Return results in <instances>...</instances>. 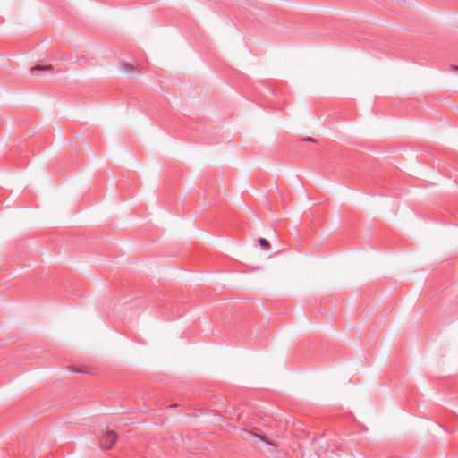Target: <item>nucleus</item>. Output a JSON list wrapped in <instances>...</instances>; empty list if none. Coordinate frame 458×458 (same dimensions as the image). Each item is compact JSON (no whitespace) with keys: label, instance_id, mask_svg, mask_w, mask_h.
<instances>
[{"label":"nucleus","instance_id":"f257e3e1","mask_svg":"<svg viewBox=\"0 0 458 458\" xmlns=\"http://www.w3.org/2000/svg\"><path fill=\"white\" fill-rule=\"evenodd\" d=\"M117 441V435L113 430H107L99 439V445L104 450L111 449Z\"/></svg>","mask_w":458,"mask_h":458},{"label":"nucleus","instance_id":"f03ea898","mask_svg":"<svg viewBox=\"0 0 458 458\" xmlns=\"http://www.w3.org/2000/svg\"><path fill=\"white\" fill-rule=\"evenodd\" d=\"M52 69L51 65H36L31 68V72H38V71H49Z\"/></svg>","mask_w":458,"mask_h":458},{"label":"nucleus","instance_id":"7ed1b4c3","mask_svg":"<svg viewBox=\"0 0 458 458\" xmlns=\"http://www.w3.org/2000/svg\"><path fill=\"white\" fill-rule=\"evenodd\" d=\"M259 243L261 248L266 249V250H267L269 248V246H270L268 241H267L264 238H259Z\"/></svg>","mask_w":458,"mask_h":458},{"label":"nucleus","instance_id":"20e7f679","mask_svg":"<svg viewBox=\"0 0 458 458\" xmlns=\"http://www.w3.org/2000/svg\"><path fill=\"white\" fill-rule=\"evenodd\" d=\"M134 69L133 65H131V64H124L123 65V70L125 72H132Z\"/></svg>","mask_w":458,"mask_h":458},{"label":"nucleus","instance_id":"39448f33","mask_svg":"<svg viewBox=\"0 0 458 458\" xmlns=\"http://www.w3.org/2000/svg\"><path fill=\"white\" fill-rule=\"evenodd\" d=\"M254 436H255V437H259V438H260V439H261L263 442H265L267 445H272V444H271V442H270L269 440H267V439H266V438H264V437H260V436H259V435H254Z\"/></svg>","mask_w":458,"mask_h":458},{"label":"nucleus","instance_id":"423d86ee","mask_svg":"<svg viewBox=\"0 0 458 458\" xmlns=\"http://www.w3.org/2000/svg\"><path fill=\"white\" fill-rule=\"evenodd\" d=\"M303 140V141H311V142H315V141H316V140H315V139L310 138V137H308V138H306V139H304V140Z\"/></svg>","mask_w":458,"mask_h":458},{"label":"nucleus","instance_id":"0eeeda50","mask_svg":"<svg viewBox=\"0 0 458 458\" xmlns=\"http://www.w3.org/2000/svg\"><path fill=\"white\" fill-rule=\"evenodd\" d=\"M72 372H73V373H83L84 371L83 370H80V369H76V370H72Z\"/></svg>","mask_w":458,"mask_h":458},{"label":"nucleus","instance_id":"6e6552de","mask_svg":"<svg viewBox=\"0 0 458 458\" xmlns=\"http://www.w3.org/2000/svg\"><path fill=\"white\" fill-rule=\"evenodd\" d=\"M454 68L458 71V65L457 66H454Z\"/></svg>","mask_w":458,"mask_h":458}]
</instances>
